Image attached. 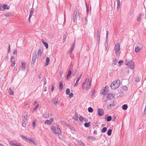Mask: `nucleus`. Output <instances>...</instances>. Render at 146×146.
Wrapping results in <instances>:
<instances>
[{
	"instance_id": "nucleus-1",
	"label": "nucleus",
	"mask_w": 146,
	"mask_h": 146,
	"mask_svg": "<svg viewBox=\"0 0 146 146\" xmlns=\"http://www.w3.org/2000/svg\"><path fill=\"white\" fill-rule=\"evenodd\" d=\"M51 129L53 131L54 134H57L60 135L61 133V131L59 127V126L56 124L51 128Z\"/></svg>"
},
{
	"instance_id": "nucleus-2",
	"label": "nucleus",
	"mask_w": 146,
	"mask_h": 146,
	"mask_svg": "<svg viewBox=\"0 0 146 146\" xmlns=\"http://www.w3.org/2000/svg\"><path fill=\"white\" fill-rule=\"evenodd\" d=\"M120 80H117L116 81H114L111 85V88L113 90L118 88L120 85Z\"/></svg>"
},
{
	"instance_id": "nucleus-3",
	"label": "nucleus",
	"mask_w": 146,
	"mask_h": 146,
	"mask_svg": "<svg viewBox=\"0 0 146 146\" xmlns=\"http://www.w3.org/2000/svg\"><path fill=\"white\" fill-rule=\"evenodd\" d=\"M125 64L129 68L133 69L135 67L134 63L132 60L129 61L128 60H126L125 62Z\"/></svg>"
},
{
	"instance_id": "nucleus-4",
	"label": "nucleus",
	"mask_w": 146,
	"mask_h": 146,
	"mask_svg": "<svg viewBox=\"0 0 146 146\" xmlns=\"http://www.w3.org/2000/svg\"><path fill=\"white\" fill-rule=\"evenodd\" d=\"M37 54L36 53L33 52V54L32 61L31 63V66L33 67L34 66L36 60Z\"/></svg>"
},
{
	"instance_id": "nucleus-5",
	"label": "nucleus",
	"mask_w": 146,
	"mask_h": 146,
	"mask_svg": "<svg viewBox=\"0 0 146 146\" xmlns=\"http://www.w3.org/2000/svg\"><path fill=\"white\" fill-rule=\"evenodd\" d=\"M20 137H21L25 141L27 142H28L29 141V142L30 143H32V142H33V140L31 138L28 139L25 136L23 135H20Z\"/></svg>"
},
{
	"instance_id": "nucleus-6",
	"label": "nucleus",
	"mask_w": 146,
	"mask_h": 146,
	"mask_svg": "<svg viewBox=\"0 0 146 146\" xmlns=\"http://www.w3.org/2000/svg\"><path fill=\"white\" fill-rule=\"evenodd\" d=\"M97 40L98 42V44L100 43V31H99V29H98L96 32Z\"/></svg>"
},
{
	"instance_id": "nucleus-7",
	"label": "nucleus",
	"mask_w": 146,
	"mask_h": 146,
	"mask_svg": "<svg viewBox=\"0 0 146 146\" xmlns=\"http://www.w3.org/2000/svg\"><path fill=\"white\" fill-rule=\"evenodd\" d=\"M115 52L116 54L120 50V44L118 43H117L115 44L114 48Z\"/></svg>"
},
{
	"instance_id": "nucleus-8",
	"label": "nucleus",
	"mask_w": 146,
	"mask_h": 146,
	"mask_svg": "<svg viewBox=\"0 0 146 146\" xmlns=\"http://www.w3.org/2000/svg\"><path fill=\"white\" fill-rule=\"evenodd\" d=\"M77 9H75L73 12V21L74 22L77 19L76 16L77 15Z\"/></svg>"
},
{
	"instance_id": "nucleus-9",
	"label": "nucleus",
	"mask_w": 146,
	"mask_h": 146,
	"mask_svg": "<svg viewBox=\"0 0 146 146\" xmlns=\"http://www.w3.org/2000/svg\"><path fill=\"white\" fill-rule=\"evenodd\" d=\"M97 112L98 115L100 116L103 115L104 113V111L101 108H98L97 110Z\"/></svg>"
},
{
	"instance_id": "nucleus-10",
	"label": "nucleus",
	"mask_w": 146,
	"mask_h": 146,
	"mask_svg": "<svg viewBox=\"0 0 146 146\" xmlns=\"http://www.w3.org/2000/svg\"><path fill=\"white\" fill-rule=\"evenodd\" d=\"M140 44L139 43H138L136 45L135 48V52H139L141 49V48L140 47Z\"/></svg>"
},
{
	"instance_id": "nucleus-11",
	"label": "nucleus",
	"mask_w": 146,
	"mask_h": 146,
	"mask_svg": "<svg viewBox=\"0 0 146 146\" xmlns=\"http://www.w3.org/2000/svg\"><path fill=\"white\" fill-rule=\"evenodd\" d=\"M91 82L92 80H89L88 82L87 83V85L85 89L86 91L88 90L91 86Z\"/></svg>"
},
{
	"instance_id": "nucleus-12",
	"label": "nucleus",
	"mask_w": 146,
	"mask_h": 146,
	"mask_svg": "<svg viewBox=\"0 0 146 146\" xmlns=\"http://www.w3.org/2000/svg\"><path fill=\"white\" fill-rule=\"evenodd\" d=\"M26 64L25 62H21V69L23 71H25L26 70Z\"/></svg>"
},
{
	"instance_id": "nucleus-13",
	"label": "nucleus",
	"mask_w": 146,
	"mask_h": 146,
	"mask_svg": "<svg viewBox=\"0 0 146 146\" xmlns=\"http://www.w3.org/2000/svg\"><path fill=\"white\" fill-rule=\"evenodd\" d=\"M23 116V120L25 121H27V118L28 117V113L26 112L23 113L22 114Z\"/></svg>"
},
{
	"instance_id": "nucleus-14",
	"label": "nucleus",
	"mask_w": 146,
	"mask_h": 146,
	"mask_svg": "<svg viewBox=\"0 0 146 146\" xmlns=\"http://www.w3.org/2000/svg\"><path fill=\"white\" fill-rule=\"evenodd\" d=\"M53 120V119L52 118H50V120H46L45 121V123L48 125H50L52 124V122Z\"/></svg>"
},
{
	"instance_id": "nucleus-15",
	"label": "nucleus",
	"mask_w": 146,
	"mask_h": 146,
	"mask_svg": "<svg viewBox=\"0 0 146 146\" xmlns=\"http://www.w3.org/2000/svg\"><path fill=\"white\" fill-rule=\"evenodd\" d=\"M117 3V11H118L120 7L121 6V2L120 0H116Z\"/></svg>"
},
{
	"instance_id": "nucleus-16",
	"label": "nucleus",
	"mask_w": 146,
	"mask_h": 146,
	"mask_svg": "<svg viewBox=\"0 0 146 146\" xmlns=\"http://www.w3.org/2000/svg\"><path fill=\"white\" fill-rule=\"evenodd\" d=\"M3 10H5V9H9V6H8V5L7 4H4L3 5Z\"/></svg>"
},
{
	"instance_id": "nucleus-17",
	"label": "nucleus",
	"mask_w": 146,
	"mask_h": 146,
	"mask_svg": "<svg viewBox=\"0 0 146 146\" xmlns=\"http://www.w3.org/2000/svg\"><path fill=\"white\" fill-rule=\"evenodd\" d=\"M49 62H50V58L49 57H47L46 58V63L45 64V66H48L49 63Z\"/></svg>"
},
{
	"instance_id": "nucleus-18",
	"label": "nucleus",
	"mask_w": 146,
	"mask_h": 146,
	"mask_svg": "<svg viewBox=\"0 0 146 146\" xmlns=\"http://www.w3.org/2000/svg\"><path fill=\"white\" fill-rule=\"evenodd\" d=\"M9 143L11 146H16V142L14 141L11 140L9 141Z\"/></svg>"
},
{
	"instance_id": "nucleus-19",
	"label": "nucleus",
	"mask_w": 146,
	"mask_h": 146,
	"mask_svg": "<svg viewBox=\"0 0 146 146\" xmlns=\"http://www.w3.org/2000/svg\"><path fill=\"white\" fill-rule=\"evenodd\" d=\"M118 60L116 58H114L112 61V64L115 65L117 62Z\"/></svg>"
},
{
	"instance_id": "nucleus-20",
	"label": "nucleus",
	"mask_w": 146,
	"mask_h": 146,
	"mask_svg": "<svg viewBox=\"0 0 146 146\" xmlns=\"http://www.w3.org/2000/svg\"><path fill=\"white\" fill-rule=\"evenodd\" d=\"M77 143L78 145H80V146H85L84 144L80 140H78Z\"/></svg>"
},
{
	"instance_id": "nucleus-21",
	"label": "nucleus",
	"mask_w": 146,
	"mask_h": 146,
	"mask_svg": "<svg viewBox=\"0 0 146 146\" xmlns=\"http://www.w3.org/2000/svg\"><path fill=\"white\" fill-rule=\"evenodd\" d=\"M42 43L45 45V46L46 49L48 48V44L46 42L44 41L43 40H42Z\"/></svg>"
},
{
	"instance_id": "nucleus-22",
	"label": "nucleus",
	"mask_w": 146,
	"mask_h": 146,
	"mask_svg": "<svg viewBox=\"0 0 146 146\" xmlns=\"http://www.w3.org/2000/svg\"><path fill=\"white\" fill-rule=\"evenodd\" d=\"M58 99H57V100H56V99H55L53 98V99H52L51 101H52V102H53L54 103V104L55 105H56L58 103Z\"/></svg>"
},
{
	"instance_id": "nucleus-23",
	"label": "nucleus",
	"mask_w": 146,
	"mask_h": 146,
	"mask_svg": "<svg viewBox=\"0 0 146 146\" xmlns=\"http://www.w3.org/2000/svg\"><path fill=\"white\" fill-rule=\"evenodd\" d=\"M9 94L11 95H13V89H12V88H10L9 89Z\"/></svg>"
},
{
	"instance_id": "nucleus-24",
	"label": "nucleus",
	"mask_w": 146,
	"mask_h": 146,
	"mask_svg": "<svg viewBox=\"0 0 146 146\" xmlns=\"http://www.w3.org/2000/svg\"><path fill=\"white\" fill-rule=\"evenodd\" d=\"M63 87V84L62 82H59V90H60L62 89Z\"/></svg>"
},
{
	"instance_id": "nucleus-25",
	"label": "nucleus",
	"mask_w": 146,
	"mask_h": 146,
	"mask_svg": "<svg viewBox=\"0 0 146 146\" xmlns=\"http://www.w3.org/2000/svg\"><path fill=\"white\" fill-rule=\"evenodd\" d=\"M111 97H114V96H113V94H108L107 95V97L108 99L111 100Z\"/></svg>"
},
{
	"instance_id": "nucleus-26",
	"label": "nucleus",
	"mask_w": 146,
	"mask_h": 146,
	"mask_svg": "<svg viewBox=\"0 0 146 146\" xmlns=\"http://www.w3.org/2000/svg\"><path fill=\"white\" fill-rule=\"evenodd\" d=\"M128 108V106L127 104H125L122 106V109L124 110H126Z\"/></svg>"
},
{
	"instance_id": "nucleus-27",
	"label": "nucleus",
	"mask_w": 146,
	"mask_h": 146,
	"mask_svg": "<svg viewBox=\"0 0 146 146\" xmlns=\"http://www.w3.org/2000/svg\"><path fill=\"white\" fill-rule=\"evenodd\" d=\"M42 116L44 118H48L50 116L49 113L44 114L42 115Z\"/></svg>"
},
{
	"instance_id": "nucleus-28",
	"label": "nucleus",
	"mask_w": 146,
	"mask_h": 146,
	"mask_svg": "<svg viewBox=\"0 0 146 146\" xmlns=\"http://www.w3.org/2000/svg\"><path fill=\"white\" fill-rule=\"evenodd\" d=\"M87 79L86 78L84 82L82 84V89H84L85 88V86L84 85L87 82Z\"/></svg>"
},
{
	"instance_id": "nucleus-29",
	"label": "nucleus",
	"mask_w": 146,
	"mask_h": 146,
	"mask_svg": "<svg viewBox=\"0 0 146 146\" xmlns=\"http://www.w3.org/2000/svg\"><path fill=\"white\" fill-rule=\"evenodd\" d=\"M108 100L107 96L106 97L105 95H104L102 97V101L104 102H105Z\"/></svg>"
},
{
	"instance_id": "nucleus-30",
	"label": "nucleus",
	"mask_w": 146,
	"mask_h": 146,
	"mask_svg": "<svg viewBox=\"0 0 146 146\" xmlns=\"http://www.w3.org/2000/svg\"><path fill=\"white\" fill-rule=\"evenodd\" d=\"M27 121H24V120H23L22 125L24 127H26V123Z\"/></svg>"
},
{
	"instance_id": "nucleus-31",
	"label": "nucleus",
	"mask_w": 146,
	"mask_h": 146,
	"mask_svg": "<svg viewBox=\"0 0 146 146\" xmlns=\"http://www.w3.org/2000/svg\"><path fill=\"white\" fill-rule=\"evenodd\" d=\"M81 79L80 78H77L76 81V82L74 84V87H76L77 86V85H78V82L80 80V79Z\"/></svg>"
},
{
	"instance_id": "nucleus-32",
	"label": "nucleus",
	"mask_w": 146,
	"mask_h": 146,
	"mask_svg": "<svg viewBox=\"0 0 146 146\" xmlns=\"http://www.w3.org/2000/svg\"><path fill=\"white\" fill-rule=\"evenodd\" d=\"M90 122H89L88 123H86L84 124V126L86 127H88L90 126Z\"/></svg>"
},
{
	"instance_id": "nucleus-33",
	"label": "nucleus",
	"mask_w": 146,
	"mask_h": 146,
	"mask_svg": "<svg viewBox=\"0 0 146 146\" xmlns=\"http://www.w3.org/2000/svg\"><path fill=\"white\" fill-rule=\"evenodd\" d=\"M106 41L105 42V44H108V42H107L108 40V31H106Z\"/></svg>"
},
{
	"instance_id": "nucleus-34",
	"label": "nucleus",
	"mask_w": 146,
	"mask_h": 146,
	"mask_svg": "<svg viewBox=\"0 0 146 146\" xmlns=\"http://www.w3.org/2000/svg\"><path fill=\"white\" fill-rule=\"evenodd\" d=\"M112 119V117L111 116H109L107 117L106 119L107 121L109 122Z\"/></svg>"
},
{
	"instance_id": "nucleus-35",
	"label": "nucleus",
	"mask_w": 146,
	"mask_h": 146,
	"mask_svg": "<svg viewBox=\"0 0 146 146\" xmlns=\"http://www.w3.org/2000/svg\"><path fill=\"white\" fill-rule=\"evenodd\" d=\"M112 132V130L111 129H109L107 133V134L108 135L110 136L111 134V133Z\"/></svg>"
},
{
	"instance_id": "nucleus-36",
	"label": "nucleus",
	"mask_w": 146,
	"mask_h": 146,
	"mask_svg": "<svg viewBox=\"0 0 146 146\" xmlns=\"http://www.w3.org/2000/svg\"><path fill=\"white\" fill-rule=\"evenodd\" d=\"M107 128L106 127H104L102 129L101 132L103 133L106 132L107 130Z\"/></svg>"
},
{
	"instance_id": "nucleus-37",
	"label": "nucleus",
	"mask_w": 146,
	"mask_h": 146,
	"mask_svg": "<svg viewBox=\"0 0 146 146\" xmlns=\"http://www.w3.org/2000/svg\"><path fill=\"white\" fill-rule=\"evenodd\" d=\"M141 17L142 15L141 14H140L137 18V21H139L141 20Z\"/></svg>"
},
{
	"instance_id": "nucleus-38",
	"label": "nucleus",
	"mask_w": 146,
	"mask_h": 146,
	"mask_svg": "<svg viewBox=\"0 0 146 146\" xmlns=\"http://www.w3.org/2000/svg\"><path fill=\"white\" fill-rule=\"evenodd\" d=\"M88 138L90 139H91L92 140H96V137H92V136H88L87 137Z\"/></svg>"
},
{
	"instance_id": "nucleus-39",
	"label": "nucleus",
	"mask_w": 146,
	"mask_h": 146,
	"mask_svg": "<svg viewBox=\"0 0 146 146\" xmlns=\"http://www.w3.org/2000/svg\"><path fill=\"white\" fill-rule=\"evenodd\" d=\"M42 54V51H41V48H39L38 50V55L41 56Z\"/></svg>"
},
{
	"instance_id": "nucleus-40",
	"label": "nucleus",
	"mask_w": 146,
	"mask_h": 146,
	"mask_svg": "<svg viewBox=\"0 0 146 146\" xmlns=\"http://www.w3.org/2000/svg\"><path fill=\"white\" fill-rule=\"evenodd\" d=\"M75 42H76V39H75L74 42H73V43H72V44L71 48H72V49H74V47H75Z\"/></svg>"
},
{
	"instance_id": "nucleus-41",
	"label": "nucleus",
	"mask_w": 146,
	"mask_h": 146,
	"mask_svg": "<svg viewBox=\"0 0 146 146\" xmlns=\"http://www.w3.org/2000/svg\"><path fill=\"white\" fill-rule=\"evenodd\" d=\"M74 119L76 121H77L78 120V114L76 113L75 114V115L74 116Z\"/></svg>"
},
{
	"instance_id": "nucleus-42",
	"label": "nucleus",
	"mask_w": 146,
	"mask_h": 146,
	"mask_svg": "<svg viewBox=\"0 0 146 146\" xmlns=\"http://www.w3.org/2000/svg\"><path fill=\"white\" fill-rule=\"evenodd\" d=\"M70 90L69 89L67 88L66 89V93L67 95L70 94Z\"/></svg>"
},
{
	"instance_id": "nucleus-43",
	"label": "nucleus",
	"mask_w": 146,
	"mask_h": 146,
	"mask_svg": "<svg viewBox=\"0 0 146 146\" xmlns=\"http://www.w3.org/2000/svg\"><path fill=\"white\" fill-rule=\"evenodd\" d=\"M36 119H34L32 123V125L33 126V128H35V125H36Z\"/></svg>"
},
{
	"instance_id": "nucleus-44",
	"label": "nucleus",
	"mask_w": 146,
	"mask_h": 146,
	"mask_svg": "<svg viewBox=\"0 0 146 146\" xmlns=\"http://www.w3.org/2000/svg\"><path fill=\"white\" fill-rule=\"evenodd\" d=\"M84 119L85 118L83 117L82 116H80L79 117V120L81 122L84 120Z\"/></svg>"
},
{
	"instance_id": "nucleus-45",
	"label": "nucleus",
	"mask_w": 146,
	"mask_h": 146,
	"mask_svg": "<svg viewBox=\"0 0 146 146\" xmlns=\"http://www.w3.org/2000/svg\"><path fill=\"white\" fill-rule=\"evenodd\" d=\"M88 111L89 112L91 113L93 111V110L92 108L90 107L88 108Z\"/></svg>"
},
{
	"instance_id": "nucleus-46",
	"label": "nucleus",
	"mask_w": 146,
	"mask_h": 146,
	"mask_svg": "<svg viewBox=\"0 0 146 146\" xmlns=\"http://www.w3.org/2000/svg\"><path fill=\"white\" fill-rule=\"evenodd\" d=\"M141 77H140L138 76L136 78L135 81L136 82H139L140 81Z\"/></svg>"
},
{
	"instance_id": "nucleus-47",
	"label": "nucleus",
	"mask_w": 146,
	"mask_h": 146,
	"mask_svg": "<svg viewBox=\"0 0 146 146\" xmlns=\"http://www.w3.org/2000/svg\"><path fill=\"white\" fill-rule=\"evenodd\" d=\"M111 106L112 105L111 104H110L109 105H108L107 106V108L108 110H110L111 109Z\"/></svg>"
},
{
	"instance_id": "nucleus-48",
	"label": "nucleus",
	"mask_w": 146,
	"mask_h": 146,
	"mask_svg": "<svg viewBox=\"0 0 146 146\" xmlns=\"http://www.w3.org/2000/svg\"><path fill=\"white\" fill-rule=\"evenodd\" d=\"M107 93V91L105 89H103L102 92H101V93L102 94L105 95Z\"/></svg>"
},
{
	"instance_id": "nucleus-49",
	"label": "nucleus",
	"mask_w": 146,
	"mask_h": 146,
	"mask_svg": "<svg viewBox=\"0 0 146 146\" xmlns=\"http://www.w3.org/2000/svg\"><path fill=\"white\" fill-rule=\"evenodd\" d=\"M39 104H37L35 106V107L33 109V111H35L39 107Z\"/></svg>"
},
{
	"instance_id": "nucleus-50",
	"label": "nucleus",
	"mask_w": 146,
	"mask_h": 146,
	"mask_svg": "<svg viewBox=\"0 0 146 146\" xmlns=\"http://www.w3.org/2000/svg\"><path fill=\"white\" fill-rule=\"evenodd\" d=\"M72 73V71L70 70H69L68 72V73L67 74V76H68V77L70 76Z\"/></svg>"
},
{
	"instance_id": "nucleus-51",
	"label": "nucleus",
	"mask_w": 146,
	"mask_h": 146,
	"mask_svg": "<svg viewBox=\"0 0 146 146\" xmlns=\"http://www.w3.org/2000/svg\"><path fill=\"white\" fill-rule=\"evenodd\" d=\"M12 14L11 13H7L6 14H5L4 15V16L6 17H8L9 16H11V15Z\"/></svg>"
},
{
	"instance_id": "nucleus-52",
	"label": "nucleus",
	"mask_w": 146,
	"mask_h": 146,
	"mask_svg": "<svg viewBox=\"0 0 146 146\" xmlns=\"http://www.w3.org/2000/svg\"><path fill=\"white\" fill-rule=\"evenodd\" d=\"M34 9L31 8L30 10V14H33V12H34Z\"/></svg>"
},
{
	"instance_id": "nucleus-53",
	"label": "nucleus",
	"mask_w": 146,
	"mask_h": 146,
	"mask_svg": "<svg viewBox=\"0 0 146 146\" xmlns=\"http://www.w3.org/2000/svg\"><path fill=\"white\" fill-rule=\"evenodd\" d=\"M122 89L123 90L126 91L127 90L128 88L126 86H125L122 87Z\"/></svg>"
},
{
	"instance_id": "nucleus-54",
	"label": "nucleus",
	"mask_w": 146,
	"mask_h": 146,
	"mask_svg": "<svg viewBox=\"0 0 146 146\" xmlns=\"http://www.w3.org/2000/svg\"><path fill=\"white\" fill-rule=\"evenodd\" d=\"M86 3V10L87 12L88 13L89 11V5H87Z\"/></svg>"
},
{
	"instance_id": "nucleus-55",
	"label": "nucleus",
	"mask_w": 146,
	"mask_h": 146,
	"mask_svg": "<svg viewBox=\"0 0 146 146\" xmlns=\"http://www.w3.org/2000/svg\"><path fill=\"white\" fill-rule=\"evenodd\" d=\"M116 104V102L115 101H114L112 103V107H114L115 106Z\"/></svg>"
},
{
	"instance_id": "nucleus-56",
	"label": "nucleus",
	"mask_w": 146,
	"mask_h": 146,
	"mask_svg": "<svg viewBox=\"0 0 146 146\" xmlns=\"http://www.w3.org/2000/svg\"><path fill=\"white\" fill-rule=\"evenodd\" d=\"M66 37H67L65 35H64L63 36V42L65 41L66 40Z\"/></svg>"
},
{
	"instance_id": "nucleus-57",
	"label": "nucleus",
	"mask_w": 146,
	"mask_h": 146,
	"mask_svg": "<svg viewBox=\"0 0 146 146\" xmlns=\"http://www.w3.org/2000/svg\"><path fill=\"white\" fill-rule=\"evenodd\" d=\"M54 85L53 84H52L51 86V91L52 92H53L54 90Z\"/></svg>"
},
{
	"instance_id": "nucleus-58",
	"label": "nucleus",
	"mask_w": 146,
	"mask_h": 146,
	"mask_svg": "<svg viewBox=\"0 0 146 146\" xmlns=\"http://www.w3.org/2000/svg\"><path fill=\"white\" fill-rule=\"evenodd\" d=\"M68 126H69L70 127L69 128H70V129H71V130L72 131H74V130H75V129H74V128L73 127H72V126H71V125H68Z\"/></svg>"
},
{
	"instance_id": "nucleus-59",
	"label": "nucleus",
	"mask_w": 146,
	"mask_h": 146,
	"mask_svg": "<svg viewBox=\"0 0 146 146\" xmlns=\"http://www.w3.org/2000/svg\"><path fill=\"white\" fill-rule=\"evenodd\" d=\"M69 94V97L70 98H71L73 97L74 94L72 93H71Z\"/></svg>"
},
{
	"instance_id": "nucleus-60",
	"label": "nucleus",
	"mask_w": 146,
	"mask_h": 146,
	"mask_svg": "<svg viewBox=\"0 0 146 146\" xmlns=\"http://www.w3.org/2000/svg\"><path fill=\"white\" fill-rule=\"evenodd\" d=\"M15 61H14L13 62H12V63L11 65V66L12 67H13L15 66Z\"/></svg>"
},
{
	"instance_id": "nucleus-61",
	"label": "nucleus",
	"mask_w": 146,
	"mask_h": 146,
	"mask_svg": "<svg viewBox=\"0 0 146 146\" xmlns=\"http://www.w3.org/2000/svg\"><path fill=\"white\" fill-rule=\"evenodd\" d=\"M15 58V57L14 56H12L11 57V62H13V60Z\"/></svg>"
},
{
	"instance_id": "nucleus-62",
	"label": "nucleus",
	"mask_w": 146,
	"mask_h": 146,
	"mask_svg": "<svg viewBox=\"0 0 146 146\" xmlns=\"http://www.w3.org/2000/svg\"><path fill=\"white\" fill-rule=\"evenodd\" d=\"M116 119V117L115 115H114L113 117V118L112 119V121H115Z\"/></svg>"
},
{
	"instance_id": "nucleus-63",
	"label": "nucleus",
	"mask_w": 146,
	"mask_h": 146,
	"mask_svg": "<svg viewBox=\"0 0 146 146\" xmlns=\"http://www.w3.org/2000/svg\"><path fill=\"white\" fill-rule=\"evenodd\" d=\"M143 113L145 115L146 114V105H145V107L144 109Z\"/></svg>"
},
{
	"instance_id": "nucleus-64",
	"label": "nucleus",
	"mask_w": 146,
	"mask_h": 146,
	"mask_svg": "<svg viewBox=\"0 0 146 146\" xmlns=\"http://www.w3.org/2000/svg\"><path fill=\"white\" fill-rule=\"evenodd\" d=\"M16 146H22L21 145L20 143H16Z\"/></svg>"
}]
</instances>
